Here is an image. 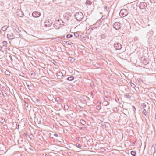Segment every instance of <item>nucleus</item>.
<instances>
[{
  "mask_svg": "<svg viewBox=\"0 0 156 156\" xmlns=\"http://www.w3.org/2000/svg\"><path fill=\"white\" fill-rule=\"evenodd\" d=\"M63 44H67V43H68V42H67V41H63Z\"/></svg>",
  "mask_w": 156,
  "mask_h": 156,
  "instance_id": "nucleus-19",
  "label": "nucleus"
},
{
  "mask_svg": "<svg viewBox=\"0 0 156 156\" xmlns=\"http://www.w3.org/2000/svg\"><path fill=\"white\" fill-rule=\"evenodd\" d=\"M131 154L133 156H136V152L135 151H132L131 152Z\"/></svg>",
  "mask_w": 156,
  "mask_h": 156,
  "instance_id": "nucleus-8",
  "label": "nucleus"
},
{
  "mask_svg": "<svg viewBox=\"0 0 156 156\" xmlns=\"http://www.w3.org/2000/svg\"><path fill=\"white\" fill-rule=\"evenodd\" d=\"M55 136H58V135H57V134H55Z\"/></svg>",
  "mask_w": 156,
  "mask_h": 156,
  "instance_id": "nucleus-22",
  "label": "nucleus"
},
{
  "mask_svg": "<svg viewBox=\"0 0 156 156\" xmlns=\"http://www.w3.org/2000/svg\"><path fill=\"white\" fill-rule=\"evenodd\" d=\"M76 146L79 148H80L81 145L79 144H76Z\"/></svg>",
  "mask_w": 156,
  "mask_h": 156,
  "instance_id": "nucleus-14",
  "label": "nucleus"
},
{
  "mask_svg": "<svg viewBox=\"0 0 156 156\" xmlns=\"http://www.w3.org/2000/svg\"><path fill=\"white\" fill-rule=\"evenodd\" d=\"M147 7V5L145 2H141L139 5V8L141 9H145Z\"/></svg>",
  "mask_w": 156,
  "mask_h": 156,
  "instance_id": "nucleus-3",
  "label": "nucleus"
},
{
  "mask_svg": "<svg viewBox=\"0 0 156 156\" xmlns=\"http://www.w3.org/2000/svg\"><path fill=\"white\" fill-rule=\"evenodd\" d=\"M75 18L77 20L81 21L83 18V14L81 12H77L75 15Z\"/></svg>",
  "mask_w": 156,
  "mask_h": 156,
  "instance_id": "nucleus-1",
  "label": "nucleus"
},
{
  "mask_svg": "<svg viewBox=\"0 0 156 156\" xmlns=\"http://www.w3.org/2000/svg\"><path fill=\"white\" fill-rule=\"evenodd\" d=\"M114 47L116 50H119L121 48L122 46L121 44L117 43L115 44Z\"/></svg>",
  "mask_w": 156,
  "mask_h": 156,
  "instance_id": "nucleus-7",
  "label": "nucleus"
},
{
  "mask_svg": "<svg viewBox=\"0 0 156 156\" xmlns=\"http://www.w3.org/2000/svg\"><path fill=\"white\" fill-rule=\"evenodd\" d=\"M58 75L60 76H63V73L61 72H59L58 73Z\"/></svg>",
  "mask_w": 156,
  "mask_h": 156,
  "instance_id": "nucleus-11",
  "label": "nucleus"
},
{
  "mask_svg": "<svg viewBox=\"0 0 156 156\" xmlns=\"http://www.w3.org/2000/svg\"><path fill=\"white\" fill-rule=\"evenodd\" d=\"M41 13L38 12H34L32 13V16L34 17H38L40 16Z\"/></svg>",
  "mask_w": 156,
  "mask_h": 156,
  "instance_id": "nucleus-6",
  "label": "nucleus"
},
{
  "mask_svg": "<svg viewBox=\"0 0 156 156\" xmlns=\"http://www.w3.org/2000/svg\"><path fill=\"white\" fill-rule=\"evenodd\" d=\"M24 136H26V135H27V134H26V133H24Z\"/></svg>",
  "mask_w": 156,
  "mask_h": 156,
  "instance_id": "nucleus-21",
  "label": "nucleus"
},
{
  "mask_svg": "<svg viewBox=\"0 0 156 156\" xmlns=\"http://www.w3.org/2000/svg\"><path fill=\"white\" fill-rule=\"evenodd\" d=\"M7 36H8V37L10 39H12V38H13V37H10V36H9V34H8L7 35Z\"/></svg>",
  "mask_w": 156,
  "mask_h": 156,
  "instance_id": "nucleus-18",
  "label": "nucleus"
},
{
  "mask_svg": "<svg viewBox=\"0 0 156 156\" xmlns=\"http://www.w3.org/2000/svg\"><path fill=\"white\" fill-rule=\"evenodd\" d=\"M143 113L145 115H146V113H147V112H146V110L144 109L143 111Z\"/></svg>",
  "mask_w": 156,
  "mask_h": 156,
  "instance_id": "nucleus-15",
  "label": "nucleus"
},
{
  "mask_svg": "<svg viewBox=\"0 0 156 156\" xmlns=\"http://www.w3.org/2000/svg\"><path fill=\"white\" fill-rule=\"evenodd\" d=\"M73 35L71 34H69L66 36V37L67 38H70L72 37Z\"/></svg>",
  "mask_w": 156,
  "mask_h": 156,
  "instance_id": "nucleus-10",
  "label": "nucleus"
},
{
  "mask_svg": "<svg viewBox=\"0 0 156 156\" xmlns=\"http://www.w3.org/2000/svg\"><path fill=\"white\" fill-rule=\"evenodd\" d=\"M128 13V11L125 9H122L120 12V15L122 17L126 16Z\"/></svg>",
  "mask_w": 156,
  "mask_h": 156,
  "instance_id": "nucleus-2",
  "label": "nucleus"
},
{
  "mask_svg": "<svg viewBox=\"0 0 156 156\" xmlns=\"http://www.w3.org/2000/svg\"><path fill=\"white\" fill-rule=\"evenodd\" d=\"M101 108L100 106H98L97 107V109L98 110H100L101 109Z\"/></svg>",
  "mask_w": 156,
  "mask_h": 156,
  "instance_id": "nucleus-16",
  "label": "nucleus"
},
{
  "mask_svg": "<svg viewBox=\"0 0 156 156\" xmlns=\"http://www.w3.org/2000/svg\"><path fill=\"white\" fill-rule=\"evenodd\" d=\"M113 26L114 28L117 30L120 29L121 28L120 23L119 22H115Z\"/></svg>",
  "mask_w": 156,
  "mask_h": 156,
  "instance_id": "nucleus-4",
  "label": "nucleus"
},
{
  "mask_svg": "<svg viewBox=\"0 0 156 156\" xmlns=\"http://www.w3.org/2000/svg\"><path fill=\"white\" fill-rule=\"evenodd\" d=\"M39 101V100H38V99H37V101Z\"/></svg>",
  "mask_w": 156,
  "mask_h": 156,
  "instance_id": "nucleus-23",
  "label": "nucleus"
},
{
  "mask_svg": "<svg viewBox=\"0 0 156 156\" xmlns=\"http://www.w3.org/2000/svg\"><path fill=\"white\" fill-rule=\"evenodd\" d=\"M74 79V77L73 76H70L69 77L67 78V80L69 81H71L73 80Z\"/></svg>",
  "mask_w": 156,
  "mask_h": 156,
  "instance_id": "nucleus-9",
  "label": "nucleus"
},
{
  "mask_svg": "<svg viewBox=\"0 0 156 156\" xmlns=\"http://www.w3.org/2000/svg\"><path fill=\"white\" fill-rule=\"evenodd\" d=\"M60 23L59 20L56 21L54 23V26L57 29H59L60 27Z\"/></svg>",
  "mask_w": 156,
  "mask_h": 156,
  "instance_id": "nucleus-5",
  "label": "nucleus"
},
{
  "mask_svg": "<svg viewBox=\"0 0 156 156\" xmlns=\"http://www.w3.org/2000/svg\"><path fill=\"white\" fill-rule=\"evenodd\" d=\"M21 16H20V17H22L23 16V13H22L21 12Z\"/></svg>",
  "mask_w": 156,
  "mask_h": 156,
  "instance_id": "nucleus-20",
  "label": "nucleus"
},
{
  "mask_svg": "<svg viewBox=\"0 0 156 156\" xmlns=\"http://www.w3.org/2000/svg\"><path fill=\"white\" fill-rule=\"evenodd\" d=\"M6 26H4V27H3L2 28V29L3 30H6V29L7 28V27H6Z\"/></svg>",
  "mask_w": 156,
  "mask_h": 156,
  "instance_id": "nucleus-17",
  "label": "nucleus"
},
{
  "mask_svg": "<svg viewBox=\"0 0 156 156\" xmlns=\"http://www.w3.org/2000/svg\"><path fill=\"white\" fill-rule=\"evenodd\" d=\"M74 35L76 37H77L79 36V35H78V34L76 32H75V33H74Z\"/></svg>",
  "mask_w": 156,
  "mask_h": 156,
  "instance_id": "nucleus-13",
  "label": "nucleus"
},
{
  "mask_svg": "<svg viewBox=\"0 0 156 156\" xmlns=\"http://www.w3.org/2000/svg\"><path fill=\"white\" fill-rule=\"evenodd\" d=\"M80 122L83 125H84L86 124L85 121L83 120H80Z\"/></svg>",
  "mask_w": 156,
  "mask_h": 156,
  "instance_id": "nucleus-12",
  "label": "nucleus"
}]
</instances>
